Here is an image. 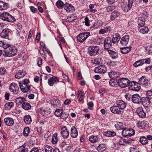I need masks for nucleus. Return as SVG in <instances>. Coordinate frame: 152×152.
Here are the masks:
<instances>
[{
    "mask_svg": "<svg viewBox=\"0 0 152 152\" xmlns=\"http://www.w3.org/2000/svg\"><path fill=\"white\" fill-rule=\"evenodd\" d=\"M17 53L18 50L15 47H10L4 50L3 55L6 57H10L16 55Z\"/></svg>",
    "mask_w": 152,
    "mask_h": 152,
    "instance_id": "nucleus-1",
    "label": "nucleus"
},
{
    "mask_svg": "<svg viewBox=\"0 0 152 152\" xmlns=\"http://www.w3.org/2000/svg\"><path fill=\"white\" fill-rule=\"evenodd\" d=\"M29 83L28 79H26L23 81H20L19 85L21 91L24 93H26L30 89V87L28 85Z\"/></svg>",
    "mask_w": 152,
    "mask_h": 152,
    "instance_id": "nucleus-2",
    "label": "nucleus"
},
{
    "mask_svg": "<svg viewBox=\"0 0 152 152\" xmlns=\"http://www.w3.org/2000/svg\"><path fill=\"white\" fill-rule=\"evenodd\" d=\"M133 3V0H128L127 4L126 2H122L121 4L122 10L124 12H128L131 8Z\"/></svg>",
    "mask_w": 152,
    "mask_h": 152,
    "instance_id": "nucleus-3",
    "label": "nucleus"
},
{
    "mask_svg": "<svg viewBox=\"0 0 152 152\" xmlns=\"http://www.w3.org/2000/svg\"><path fill=\"white\" fill-rule=\"evenodd\" d=\"M0 19L9 22H12L15 20V19L12 16L6 12H3L0 15Z\"/></svg>",
    "mask_w": 152,
    "mask_h": 152,
    "instance_id": "nucleus-4",
    "label": "nucleus"
},
{
    "mask_svg": "<svg viewBox=\"0 0 152 152\" xmlns=\"http://www.w3.org/2000/svg\"><path fill=\"white\" fill-rule=\"evenodd\" d=\"M117 83L120 87L124 88L129 86L130 82L128 79L122 78L118 80Z\"/></svg>",
    "mask_w": 152,
    "mask_h": 152,
    "instance_id": "nucleus-5",
    "label": "nucleus"
},
{
    "mask_svg": "<svg viewBox=\"0 0 152 152\" xmlns=\"http://www.w3.org/2000/svg\"><path fill=\"white\" fill-rule=\"evenodd\" d=\"M90 35L89 32H83L80 33L77 37V41L81 43L83 42Z\"/></svg>",
    "mask_w": 152,
    "mask_h": 152,
    "instance_id": "nucleus-6",
    "label": "nucleus"
},
{
    "mask_svg": "<svg viewBox=\"0 0 152 152\" xmlns=\"http://www.w3.org/2000/svg\"><path fill=\"white\" fill-rule=\"evenodd\" d=\"M122 135L124 137H131L134 134V131L131 129L124 128L122 132Z\"/></svg>",
    "mask_w": 152,
    "mask_h": 152,
    "instance_id": "nucleus-7",
    "label": "nucleus"
},
{
    "mask_svg": "<svg viewBox=\"0 0 152 152\" xmlns=\"http://www.w3.org/2000/svg\"><path fill=\"white\" fill-rule=\"evenodd\" d=\"M99 50V48L97 46H91L88 48V52L91 56L96 55Z\"/></svg>",
    "mask_w": 152,
    "mask_h": 152,
    "instance_id": "nucleus-8",
    "label": "nucleus"
},
{
    "mask_svg": "<svg viewBox=\"0 0 152 152\" xmlns=\"http://www.w3.org/2000/svg\"><path fill=\"white\" fill-rule=\"evenodd\" d=\"M150 62V59H145L137 61L133 65L134 67H137L142 65L145 63L149 64Z\"/></svg>",
    "mask_w": 152,
    "mask_h": 152,
    "instance_id": "nucleus-9",
    "label": "nucleus"
},
{
    "mask_svg": "<svg viewBox=\"0 0 152 152\" xmlns=\"http://www.w3.org/2000/svg\"><path fill=\"white\" fill-rule=\"evenodd\" d=\"M9 90L12 94L16 95L18 91V87L16 84L14 83H11L9 88Z\"/></svg>",
    "mask_w": 152,
    "mask_h": 152,
    "instance_id": "nucleus-10",
    "label": "nucleus"
},
{
    "mask_svg": "<svg viewBox=\"0 0 152 152\" xmlns=\"http://www.w3.org/2000/svg\"><path fill=\"white\" fill-rule=\"evenodd\" d=\"M50 103L54 107H59L61 105L60 101L55 97H53L51 98Z\"/></svg>",
    "mask_w": 152,
    "mask_h": 152,
    "instance_id": "nucleus-11",
    "label": "nucleus"
},
{
    "mask_svg": "<svg viewBox=\"0 0 152 152\" xmlns=\"http://www.w3.org/2000/svg\"><path fill=\"white\" fill-rule=\"evenodd\" d=\"M132 102L136 104H140L142 102L141 97L137 94L132 95Z\"/></svg>",
    "mask_w": 152,
    "mask_h": 152,
    "instance_id": "nucleus-12",
    "label": "nucleus"
},
{
    "mask_svg": "<svg viewBox=\"0 0 152 152\" xmlns=\"http://www.w3.org/2000/svg\"><path fill=\"white\" fill-rule=\"evenodd\" d=\"M52 77H50L48 80V83L50 86H53L54 84L56 82H59V78L57 77L51 75Z\"/></svg>",
    "mask_w": 152,
    "mask_h": 152,
    "instance_id": "nucleus-13",
    "label": "nucleus"
},
{
    "mask_svg": "<svg viewBox=\"0 0 152 152\" xmlns=\"http://www.w3.org/2000/svg\"><path fill=\"white\" fill-rule=\"evenodd\" d=\"M64 7L66 12H72L75 10L74 7L68 3H66L64 5Z\"/></svg>",
    "mask_w": 152,
    "mask_h": 152,
    "instance_id": "nucleus-14",
    "label": "nucleus"
},
{
    "mask_svg": "<svg viewBox=\"0 0 152 152\" xmlns=\"http://www.w3.org/2000/svg\"><path fill=\"white\" fill-rule=\"evenodd\" d=\"M116 103L117 106L122 111L126 107V103L124 101L121 100H118L116 101Z\"/></svg>",
    "mask_w": 152,
    "mask_h": 152,
    "instance_id": "nucleus-15",
    "label": "nucleus"
},
{
    "mask_svg": "<svg viewBox=\"0 0 152 152\" xmlns=\"http://www.w3.org/2000/svg\"><path fill=\"white\" fill-rule=\"evenodd\" d=\"M110 110L113 113L115 114H121L124 112V111H122L117 106H113L110 107Z\"/></svg>",
    "mask_w": 152,
    "mask_h": 152,
    "instance_id": "nucleus-16",
    "label": "nucleus"
},
{
    "mask_svg": "<svg viewBox=\"0 0 152 152\" xmlns=\"http://www.w3.org/2000/svg\"><path fill=\"white\" fill-rule=\"evenodd\" d=\"M61 134L64 138H67L68 137L69 132L66 126H64L61 128Z\"/></svg>",
    "mask_w": 152,
    "mask_h": 152,
    "instance_id": "nucleus-17",
    "label": "nucleus"
},
{
    "mask_svg": "<svg viewBox=\"0 0 152 152\" xmlns=\"http://www.w3.org/2000/svg\"><path fill=\"white\" fill-rule=\"evenodd\" d=\"M129 37V35H126L123 37L120 41V43L123 46H126L128 43Z\"/></svg>",
    "mask_w": 152,
    "mask_h": 152,
    "instance_id": "nucleus-18",
    "label": "nucleus"
},
{
    "mask_svg": "<svg viewBox=\"0 0 152 152\" xmlns=\"http://www.w3.org/2000/svg\"><path fill=\"white\" fill-rule=\"evenodd\" d=\"M4 121L6 125L8 126H13L14 123L13 119L10 117L5 118L4 119Z\"/></svg>",
    "mask_w": 152,
    "mask_h": 152,
    "instance_id": "nucleus-19",
    "label": "nucleus"
},
{
    "mask_svg": "<svg viewBox=\"0 0 152 152\" xmlns=\"http://www.w3.org/2000/svg\"><path fill=\"white\" fill-rule=\"evenodd\" d=\"M129 86H131L132 90L136 91H139L140 88V86L139 85V84L134 82L130 83Z\"/></svg>",
    "mask_w": 152,
    "mask_h": 152,
    "instance_id": "nucleus-20",
    "label": "nucleus"
},
{
    "mask_svg": "<svg viewBox=\"0 0 152 152\" xmlns=\"http://www.w3.org/2000/svg\"><path fill=\"white\" fill-rule=\"evenodd\" d=\"M148 80L144 78L143 76L140 78L139 80V83L144 87H146L148 85Z\"/></svg>",
    "mask_w": 152,
    "mask_h": 152,
    "instance_id": "nucleus-21",
    "label": "nucleus"
},
{
    "mask_svg": "<svg viewBox=\"0 0 152 152\" xmlns=\"http://www.w3.org/2000/svg\"><path fill=\"white\" fill-rule=\"evenodd\" d=\"M105 53L109 54L113 59L116 58L118 57V53L112 50H105Z\"/></svg>",
    "mask_w": 152,
    "mask_h": 152,
    "instance_id": "nucleus-22",
    "label": "nucleus"
},
{
    "mask_svg": "<svg viewBox=\"0 0 152 152\" xmlns=\"http://www.w3.org/2000/svg\"><path fill=\"white\" fill-rule=\"evenodd\" d=\"M26 73L24 71L20 70L15 74V77L18 79H20L23 77Z\"/></svg>",
    "mask_w": 152,
    "mask_h": 152,
    "instance_id": "nucleus-23",
    "label": "nucleus"
},
{
    "mask_svg": "<svg viewBox=\"0 0 152 152\" xmlns=\"http://www.w3.org/2000/svg\"><path fill=\"white\" fill-rule=\"evenodd\" d=\"M9 7L8 4L0 1V10H4L8 9Z\"/></svg>",
    "mask_w": 152,
    "mask_h": 152,
    "instance_id": "nucleus-24",
    "label": "nucleus"
},
{
    "mask_svg": "<svg viewBox=\"0 0 152 152\" xmlns=\"http://www.w3.org/2000/svg\"><path fill=\"white\" fill-rule=\"evenodd\" d=\"M137 112L138 115L142 118H144L146 116L145 113L141 107H139L137 109Z\"/></svg>",
    "mask_w": 152,
    "mask_h": 152,
    "instance_id": "nucleus-25",
    "label": "nucleus"
},
{
    "mask_svg": "<svg viewBox=\"0 0 152 152\" xmlns=\"http://www.w3.org/2000/svg\"><path fill=\"white\" fill-rule=\"evenodd\" d=\"M78 135V132L76 129L75 126H72L71 129V135L72 137H77Z\"/></svg>",
    "mask_w": 152,
    "mask_h": 152,
    "instance_id": "nucleus-26",
    "label": "nucleus"
},
{
    "mask_svg": "<svg viewBox=\"0 0 152 152\" xmlns=\"http://www.w3.org/2000/svg\"><path fill=\"white\" fill-rule=\"evenodd\" d=\"M9 30L4 29L2 31L1 34V37L7 39L8 38Z\"/></svg>",
    "mask_w": 152,
    "mask_h": 152,
    "instance_id": "nucleus-27",
    "label": "nucleus"
},
{
    "mask_svg": "<svg viewBox=\"0 0 152 152\" xmlns=\"http://www.w3.org/2000/svg\"><path fill=\"white\" fill-rule=\"evenodd\" d=\"M120 38V35L118 33H116L113 36L112 42L114 44H115L118 42Z\"/></svg>",
    "mask_w": 152,
    "mask_h": 152,
    "instance_id": "nucleus-28",
    "label": "nucleus"
},
{
    "mask_svg": "<svg viewBox=\"0 0 152 152\" xmlns=\"http://www.w3.org/2000/svg\"><path fill=\"white\" fill-rule=\"evenodd\" d=\"M151 99L147 97H144L142 99V103L144 106H147L149 105L151 103L150 99Z\"/></svg>",
    "mask_w": 152,
    "mask_h": 152,
    "instance_id": "nucleus-29",
    "label": "nucleus"
},
{
    "mask_svg": "<svg viewBox=\"0 0 152 152\" xmlns=\"http://www.w3.org/2000/svg\"><path fill=\"white\" fill-rule=\"evenodd\" d=\"M104 66H99L95 68L94 71L98 73H104Z\"/></svg>",
    "mask_w": 152,
    "mask_h": 152,
    "instance_id": "nucleus-30",
    "label": "nucleus"
},
{
    "mask_svg": "<svg viewBox=\"0 0 152 152\" xmlns=\"http://www.w3.org/2000/svg\"><path fill=\"white\" fill-rule=\"evenodd\" d=\"M23 119L24 122L27 124H29L32 121L31 117L29 115H25Z\"/></svg>",
    "mask_w": 152,
    "mask_h": 152,
    "instance_id": "nucleus-31",
    "label": "nucleus"
},
{
    "mask_svg": "<svg viewBox=\"0 0 152 152\" xmlns=\"http://www.w3.org/2000/svg\"><path fill=\"white\" fill-rule=\"evenodd\" d=\"M139 31L143 34H145L148 33V29L146 27L143 26L139 27L138 28Z\"/></svg>",
    "mask_w": 152,
    "mask_h": 152,
    "instance_id": "nucleus-32",
    "label": "nucleus"
},
{
    "mask_svg": "<svg viewBox=\"0 0 152 152\" xmlns=\"http://www.w3.org/2000/svg\"><path fill=\"white\" fill-rule=\"evenodd\" d=\"M88 140L91 142H96L98 141L99 138L97 136L92 135L89 137Z\"/></svg>",
    "mask_w": 152,
    "mask_h": 152,
    "instance_id": "nucleus-33",
    "label": "nucleus"
},
{
    "mask_svg": "<svg viewBox=\"0 0 152 152\" xmlns=\"http://www.w3.org/2000/svg\"><path fill=\"white\" fill-rule=\"evenodd\" d=\"M120 13L117 11H114L111 14L110 18L111 20H114L119 16Z\"/></svg>",
    "mask_w": 152,
    "mask_h": 152,
    "instance_id": "nucleus-34",
    "label": "nucleus"
},
{
    "mask_svg": "<svg viewBox=\"0 0 152 152\" xmlns=\"http://www.w3.org/2000/svg\"><path fill=\"white\" fill-rule=\"evenodd\" d=\"M38 49L39 53L44 59H45L47 57L46 54L44 51V50L40 47H39Z\"/></svg>",
    "mask_w": 152,
    "mask_h": 152,
    "instance_id": "nucleus-35",
    "label": "nucleus"
},
{
    "mask_svg": "<svg viewBox=\"0 0 152 152\" xmlns=\"http://www.w3.org/2000/svg\"><path fill=\"white\" fill-rule=\"evenodd\" d=\"M145 21V19L143 17H140L138 19V25L140 27L143 26L144 25Z\"/></svg>",
    "mask_w": 152,
    "mask_h": 152,
    "instance_id": "nucleus-36",
    "label": "nucleus"
},
{
    "mask_svg": "<svg viewBox=\"0 0 152 152\" xmlns=\"http://www.w3.org/2000/svg\"><path fill=\"white\" fill-rule=\"evenodd\" d=\"M131 50L130 47H126L122 48L120 49L121 52V53L124 54H126L128 53Z\"/></svg>",
    "mask_w": 152,
    "mask_h": 152,
    "instance_id": "nucleus-37",
    "label": "nucleus"
},
{
    "mask_svg": "<svg viewBox=\"0 0 152 152\" xmlns=\"http://www.w3.org/2000/svg\"><path fill=\"white\" fill-rule=\"evenodd\" d=\"M22 107L25 110H28L31 108L30 104L26 102L23 103L22 105Z\"/></svg>",
    "mask_w": 152,
    "mask_h": 152,
    "instance_id": "nucleus-38",
    "label": "nucleus"
},
{
    "mask_svg": "<svg viewBox=\"0 0 152 152\" xmlns=\"http://www.w3.org/2000/svg\"><path fill=\"white\" fill-rule=\"evenodd\" d=\"M14 104L13 102H7L4 105L5 109L7 110H10L14 106Z\"/></svg>",
    "mask_w": 152,
    "mask_h": 152,
    "instance_id": "nucleus-39",
    "label": "nucleus"
},
{
    "mask_svg": "<svg viewBox=\"0 0 152 152\" xmlns=\"http://www.w3.org/2000/svg\"><path fill=\"white\" fill-rule=\"evenodd\" d=\"M25 99L24 98L19 97L17 98L15 100V102L18 105H20L23 103Z\"/></svg>",
    "mask_w": 152,
    "mask_h": 152,
    "instance_id": "nucleus-40",
    "label": "nucleus"
},
{
    "mask_svg": "<svg viewBox=\"0 0 152 152\" xmlns=\"http://www.w3.org/2000/svg\"><path fill=\"white\" fill-rule=\"evenodd\" d=\"M116 134V133L114 132L107 131L105 132V137H114L115 136Z\"/></svg>",
    "mask_w": 152,
    "mask_h": 152,
    "instance_id": "nucleus-41",
    "label": "nucleus"
},
{
    "mask_svg": "<svg viewBox=\"0 0 152 152\" xmlns=\"http://www.w3.org/2000/svg\"><path fill=\"white\" fill-rule=\"evenodd\" d=\"M77 18V17L75 15H71L67 17L66 20L68 22H71L76 19Z\"/></svg>",
    "mask_w": 152,
    "mask_h": 152,
    "instance_id": "nucleus-42",
    "label": "nucleus"
},
{
    "mask_svg": "<svg viewBox=\"0 0 152 152\" xmlns=\"http://www.w3.org/2000/svg\"><path fill=\"white\" fill-rule=\"evenodd\" d=\"M58 141L57 134L55 133L53 134L52 140V142L53 144H56Z\"/></svg>",
    "mask_w": 152,
    "mask_h": 152,
    "instance_id": "nucleus-43",
    "label": "nucleus"
},
{
    "mask_svg": "<svg viewBox=\"0 0 152 152\" xmlns=\"http://www.w3.org/2000/svg\"><path fill=\"white\" fill-rule=\"evenodd\" d=\"M30 130L29 128L28 127H25L23 130V134L25 137H27L28 136L29 133L30 132Z\"/></svg>",
    "mask_w": 152,
    "mask_h": 152,
    "instance_id": "nucleus-44",
    "label": "nucleus"
},
{
    "mask_svg": "<svg viewBox=\"0 0 152 152\" xmlns=\"http://www.w3.org/2000/svg\"><path fill=\"white\" fill-rule=\"evenodd\" d=\"M145 48L148 54H152V46L148 45L145 47Z\"/></svg>",
    "mask_w": 152,
    "mask_h": 152,
    "instance_id": "nucleus-45",
    "label": "nucleus"
},
{
    "mask_svg": "<svg viewBox=\"0 0 152 152\" xmlns=\"http://www.w3.org/2000/svg\"><path fill=\"white\" fill-rule=\"evenodd\" d=\"M140 141L143 145L146 144L148 142V140L145 137H141Z\"/></svg>",
    "mask_w": 152,
    "mask_h": 152,
    "instance_id": "nucleus-46",
    "label": "nucleus"
},
{
    "mask_svg": "<svg viewBox=\"0 0 152 152\" xmlns=\"http://www.w3.org/2000/svg\"><path fill=\"white\" fill-rule=\"evenodd\" d=\"M145 122L144 121H137V126L140 129H143L145 128Z\"/></svg>",
    "mask_w": 152,
    "mask_h": 152,
    "instance_id": "nucleus-47",
    "label": "nucleus"
},
{
    "mask_svg": "<svg viewBox=\"0 0 152 152\" xmlns=\"http://www.w3.org/2000/svg\"><path fill=\"white\" fill-rule=\"evenodd\" d=\"M52 147L49 145H46L45 147V152H52Z\"/></svg>",
    "mask_w": 152,
    "mask_h": 152,
    "instance_id": "nucleus-48",
    "label": "nucleus"
},
{
    "mask_svg": "<svg viewBox=\"0 0 152 152\" xmlns=\"http://www.w3.org/2000/svg\"><path fill=\"white\" fill-rule=\"evenodd\" d=\"M62 113V110L60 109H56L55 112V115L58 117L61 116V113Z\"/></svg>",
    "mask_w": 152,
    "mask_h": 152,
    "instance_id": "nucleus-49",
    "label": "nucleus"
},
{
    "mask_svg": "<svg viewBox=\"0 0 152 152\" xmlns=\"http://www.w3.org/2000/svg\"><path fill=\"white\" fill-rule=\"evenodd\" d=\"M101 59L100 58H96L92 60L91 62L93 64H98L101 61Z\"/></svg>",
    "mask_w": 152,
    "mask_h": 152,
    "instance_id": "nucleus-50",
    "label": "nucleus"
},
{
    "mask_svg": "<svg viewBox=\"0 0 152 152\" xmlns=\"http://www.w3.org/2000/svg\"><path fill=\"white\" fill-rule=\"evenodd\" d=\"M118 144L120 145H125L126 144V139L120 137L119 139Z\"/></svg>",
    "mask_w": 152,
    "mask_h": 152,
    "instance_id": "nucleus-51",
    "label": "nucleus"
},
{
    "mask_svg": "<svg viewBox=\"0 0 152 152\" xmlns=\"http://www.w3.org/2000/svg\"><path fill=\"white\" fill-rule=\"evenodd\" d=\"M56 5L59 8L62 7L64 5V3L60 0L57 1L56 3Z\"/></svg>",
    "mask_w": 152,
    "mask_h": 152,
    "instance_id": "nucleus-52",
    "label": "nucleus"
},
{
    "mask_svg": "<svg viewBox=\"0 0 152 152\" xmlns=\"http://www.w3.org/2000/svg\"><path fill=\"white\" fill-rule=\"evenodd\" d=\"M104 145L103 144H101L97 147L98 151L100 152H102L104 150Z\"/></svg>",
    "mask_w": 152,
    "mask_h": 152,
    "instance_id": "nucleus-53",
    "label": "nucleus"
},
{
    "mask_svg": "<svg viewBox=\"0 0 152 152\" xmlns=\"http://www.w3.org/2000/svg\"><path fill=\"white\" fill-rule=\"evenodd\" d=\"M78 97L79 99V100L80 101H81L83 99L84 95L81 91H78Z\"/></svg>",
    "mask_w": 152,
    "mask_h": 152,
    "instance_id": "nucleus-54",
    "label": "nucleus"
},
{
    "mask_svg": "<svg viewBox=\"0 0 152 152\" xmlns=\"http://www.w3.org/2000/svg\"><path fill=\"white\" fill-rule=\"evenodd\" d=\"M115 127L118 130H121L124 129V126H123L121 124V123H119L115 125Z\"/></svg>",
    "mask_w": 152,
    "mask_h": 152,
    "instance_id": "nucleus-55",
    "label": "nucleus"
},
{
    "mask_svg": "<svg viewBox=\"0 0 152 152\" xmlns=\"http://www.w3.org/2000/svg\"><path fill=\"white\" fill-rule=\"evenodd\" d=\"M61 118L63 119H65L68 116V114L67 113L64 112L61 113Z\"/></svg>",
    "mask_w": 152,
    "mask_h": 152,
    "instance_id": "nucleus-56",
    "label": "nucleus"
},
{
    "mask_svg": "<svg viewBox=\"0 0 152 152\" xmlns=\"http://www.w3.org/2000/svg\"><path fill=\"white\" fill-rule=\"evenodd\" d=\"M146 95L148 98L150 99H151L152 98V91L150 90L147 91L146 92Z\"/></svg>",
    "mask_w": 152,
    "mask_h": 152,
    "instance_id": "nucleus-57",
    "label": "nucleus"
},
{
    "mask_svg": "<svg viewBox=\"0 0 152 152\" xmlns=\"http://www.w3.org/2000/svg\"><path fill=\"white\" fill-rule=\"evenodd\" d=\"M130 152H140V151L138 148L132 147L130 148Z\"/></svg>",
    "mask_w": 152,
    "mask_h": 152,
    "instance_id": "nucleus-58",
    "label": "nucleus"
},
{
    "mask_svg": "<svg viewBox=\"0 0 152 152\" xmlns=\"http://www.w3.org/2000/svg\"><path fill=\"white\" fill-rule=\"evenodd\" d=\"M63 77L65 81H67L69 82H70V80L69 79L68 77L64 73H62Z\"/></svg>",
    "mask_w": 152,
    "mask_h": 152,
    "instance_id": "nucleus-59",
    "label": "nucleus"
},
{
    "mask_svg": "<svg viewBox=\"0 0 152 152\" xmlns=\"http://www.w3.org/2000/svg\"><path fill=\"white\" fill-rule=\"evenodd\" d=\"M115 74L116 73L115 72H110L108 73V75L110 78H115L116 77Z\"/></svg>",
    "mask_w": 152,
    "mask_h": 152,
    "instance_id": "nucleus-60",
    "label": "nucleus"
},
{
    "mask_svg": "<svg viewBox=\"0 0 152 152\" xmlns=\"http://www.w3.org/2000/svg\"><path fill=\"white\" fill-rule=\"evenodd\" d=\"M115 9V7L113 6H109L106 8V10L107 12H109L114 10Z\"/></svg>",
    "mask_w": 152,
    "mask_h": 152,
    "instance_id": "nucleus-61",
    "label": "nucleus"
},
{
    "mask_svg": "<svg viewBox=\"0 0 152 152\" xmlns=\"http://www.w3.org/2000/svg\"><path fill=\"white\" fill-rule=\"evenodd\" d=\"M85 24L86 26H90V24L89 21V19L88 17H85Z\"/></svg>",
    "mask_w": 152,
    "mask_h": 152,
    "instance_id": "nucleus-62",
    "label": "nucleus"
},
{
    "mask_svg": "<svg viewBox=\"0 0 152 152\" xmlns=\"http://www.w3.org/2000/svg\"><path fill=\"white\" fill-rule=\"evenodd\" d=\"M19 149H20V152H28V150L27 148H24L23 147H20L19 148Z\"/></svg>",
    "mask_w": 152,
    "mask_h": 152,
    "instance_id": "nucleus-63",
    "label": "nucleus"
},
{
    "mask_svg": "<svg viewBox=\"0 0 152 152\" xmlns=\"http://www.w3.org/2000/svg\"><path fill=\"white\" fill-rule=\"evenodd\" d=\"M34 29L33 28H31L29 32V34L28 36V39H30L33 33Z\"/></svg>",
    "mask_w": 152,
    "mask_h": 152,
    "instance_id": "nucleus-64",
    "label": "nucleus"
}]
</instances>
